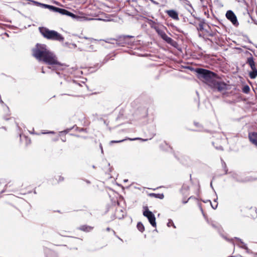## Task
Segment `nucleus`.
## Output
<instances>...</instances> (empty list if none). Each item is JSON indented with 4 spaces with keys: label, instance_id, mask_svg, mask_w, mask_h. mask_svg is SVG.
I'll return each mask as SVG.
<instances>
[{
    "label": "nucleus",
    "instance_id": "13d9d810",
    "mask_svg": "<svg viewBox=\"0 0 257 257\" xmlns=\"http://www.w3.org/2000/svg\"><path fill=\"white\" fill-rule=\"evenodd\" d=\"M33 131H34V130H33V131H32V132H30V133L31 134H34V133L33 132Z\"/></svg>",
    "mask_w": 257,
    "mask_h": 257
},
{
    "label": "nucleus",
    "instance_id": "774afa93",
    "mask_svg": "<svg viewBox=\"0 0 257 257\" xmlns=\"http://www.w3.org/2000/svg\"><path fill=\"white\" fill-rule=\"evenodd\" d=\"M34 193H35V194H36V193H36V191H34Z\"/></svg>",
    "mask_w": 257,
    "mask_h": 257
},
{
    "label": "nucleus",
    "instance_id": "79ce46f5",
    "mask_svg": "<svg viewBox=\"0 0 257 257\" xmlns=\"http://www.w3.org/2000/svg\"><path fill=\"white\" fill-rule=\"evenodd\" d=\"M167 35L166 33H164L161 37L163 39L164 37Z\"/></svg>",
    "mask_w": 257,
    "mask_h": 257
},
{
    "label": "nucleus",
    "instance_id": "423d86ee",
    "mask_svg": "<svg viewBox=\"0 0 257 257\" xmlns=\"http://www.w3.org/2000/svg\"><path fill=\"white\" fill-rule=\"evenodd\" d=\"M83 39L86 40L87 41L82 42V43H83L85 47H84L81 50L88 51V52L95 51L93 45H92L91 44L93 41H96V40L94 39L93 38H87L86 37H84L83 38Z\"/></svg>",
    "mask_w": 257,
    "mask_h": 257
},
{
    "label": "nucleus",
    "instance_id": "c756f323",
    "mask_svg": "<svg viewBox=\"0 0 257 257\" xmlns=\"http://www.w3.org/2000/svg\"><path fill=\"white\" fill-rule=\"evenodd\" d=\"M203 101H204L205 107H207L210 105L209 100L207 98H205Z\"/></svg>",
    "mask_w": 257,
    "mask_h": 257
},
{
    "label": "nucleus",
    "instance_id": "4468645a",
    "mask_svg": "<svg viewBox=\"0 0 257 257\" xmlns=\"http://www.w3.org/2000/svg\"><path fill=\"white\" fill-rule=\"evenodd\" d=\"M190 187L187 184H184L180 190L181 193L183 195H187V192L189 190Z\"/></svg>",
    "mask_w": 257,
    "mask_h": 257
},
{
    "label": "nucleus",
    "instance_id": "052dcab7",
    "mask_svg": "<svg viewBox=\"0 0 257 257\" xmlns=\"http://www.w3.org/2000/svg\"><path fill=\"white\" fill-rule=\"evenodd\" d=\"M185 8L188 10V9H189V6H186L185 7Z\"/></svg>",
    "mask_w": 257,
    "mask_h": 257
},
{
    "label": "nucleus",
    "instance_id": "b1692460",
    "mask_svg": "<svg viewBox=\"0 0 257 257\" xmlns=\"http://www.w3.org/2000/svg\"><path fill=\"white\" fill-rule=\"evenodd\" d=\"M75 126H73L72 127L67 128L63 131H61L59 132V136H61L62 134H67L69 133L72 129L74 128Z\"/></svg>",
    "mask_w": 257,
    "mask_h": 257
},
{
    "label": "nucleus",
    "instance_id": "1a4fd4ad",
    "mask_svg": "<svg viewBox=\"0 0 257 257\" xmlns=\"http://www.w3.org/2000/svg\"><path fill=\"white\" fill-rule=\"evenodd\" d=\"M231 178L234 181L239 183H244L249 181V179L247 178H242L240 177L238 174L235 173H232Z\"/></svg>",
    "mask_w": 257,
    "mask_h": 257
},
{
    "label": "nucleus",
    "instance_id": "5701e85b",
    "mask_svg": "<svg viewBox=\"0 0 257 257\" xmlns=\"http://www.w3.org/2000/svg\"><path fill=\"white\" fill-rule=\"evenodd\" d=\"M249 90H250V88L247 85H244L242 88V92H243L244 93H245L246 94L248 93L249 92Z\"/></svg>",
    "mask_w": 257,
    "mask_h": 257
},
{
    "label": "nucleus",
    "instance_id": "603ef678",
    "mask_svg": "<svg viewBox=\"0 0 257 257\" xmlns=\"http://www.w3.org/2000/svg\"><path fill=\"white\" fill-rule=\"evenodd\" d=\"M0 102H1V103H2V104H3V103H4V102H3V100H2L1 97H0Z\"/></svg>",
    "mask_w": 257,
    "mask_h": 257
},
{
    "label": "nucleus",
    "instance_id": "0eeeda50",
    "mask_svg": "<svg viewBox=\"0 0 257 257\" xmlns=\"http://www.w3.org/2000/svg\"><path fill=\"white\" fill-rule=\"evenodd\" d=\"M226 18L229 20L234 26H238V22L234 13L231 10L227 11L226 13Z\"/></svg>",
    "mask_w": 257,
    "mask_h": 257
},
{
    "label": "nucleus",
    "instance_id": "4c0bfd02",
    "mask_svg": "<svg viewBox=\"0 0 257 257\" xmlns=\"http://www.w3.org/2000/svg\"><path fill=\"white\" fill-rule=\"evenodd\" d=\"M224 101L229 103V104H232L233 102V100H228L225 99Z\"/></svg>",
    "mask_w": 257,
    "mask_h": 257
},
{
    "label": "nucleus",
    "instance_id": "e2e57ef3",
    "mask_svg": "<svg viewBox=\"0 0 257 257\" xmlns=\"http://www.w3.org/2000/svg\"><path fill=\"white\" fill-rule=\"evenodd\" d=\"M122 217H123V216H122V217H118V218L119 219H121V218H122Z\"/></svg>",
    "mask_w": 257,
    "mask_h": 257
},
{
    "label": "nucleus",
    "instance_id": "2eb2a0df",
    "mask_svg": "<svg viewBox=\"0 0 257 257\" xmlns=\"http://www.w3.org/2000/svg\"><path fill=\"white\" fill-rule=\"evenodd\" d=\"M93 228V227L87 225H81L78 228L79 230L86 232L90 231Z\"/></svg>",
    "mask_w": 257,
    "mask_h": 257
},
{
    "label": "nucleus",
    "instance_id": "a19ab883",
    "mask_svg": "<svg viewBox=\"0 0 257 257\" xmlns=\"http://www.w3.org/2000/svg\"><path fill=\"white\" fill-rule=\"evenodd\" d=\"M151 2L152 3L154 4H156V5L158 4V3H157L156 2H155V1H154V0H151Z\"/></svg>",
    "mask_w": 257,
    "mask_h": 257
},
{
    "label": "nucleus",
    "instance_id": "37998d69",
    "mask_svg": "<svg viewBox=\"0 0 257 257\" xmlns=\"http://www.w3.org/2000/svg\"><path fill=\"white\" fill-rule=\"evenodd\" d=\"M211 226L215 228H217V226L214 223H211Z\"/></svg>",
    "mask_w": 257,
    "mask_h": 257
},
{
    "label": "nucleus",
    "instance_id": "49530a36",
    "mask_svg": "<svg viewBox=\"0 0 257 257\" xmlns=\"http://www.w3.org/2000/svg\"><path fill=\"white\" fill-rule=\"evenodd\" d=\"M70 249H74V250H77L78 248L77 247H73V248H70Z\"/></svg>",
    "mask_w": 257,
    "mask_h": 257
},
{
    "label": "nucleus",
    "instance_id": "de8ad7c7",
    "mask_svg": "<svg viewBox=\"0 0 257 257\" xmlns=\"http://www.w3.org/2000/svg\"><path fill=\"white\" fill-rule=\"evenodd\" d=\"M210 187L212 188V189L214 191V189L213 187V186H212V182L210 183Z\"/></svg>",
    "mask_w": 257,
    "mask_h": 257
},
{
    "label": "nucleus",
    "instance_id": "a211bd4d",
    "mask_svg": "<svg viewBox=\"0 0 257 257\" xmlns=\"http://www.w3.org/2000/svg\"><path fill=\"white\" fill-rule=\"evenodd\" d=\"M252 71L249 72V76L251 79H254L257 76V69H253Z\"/></svg>",
    "mask_w": 257,
    "mask_h": 257
},
{
    "label": "nucleus",
    "instance_id": "f3484780",
    "mask_svg": "<svg viewBox=\"0 0 257 257\" xmlns=\"http://www.w3.org/2000/svg\"><path fill=\"white\" fill-rule=\"evenodd\" d=\"M149 195L150 197H154V198H159L160 199H162L164 197V194L163 193H161V194H159V193L156 194V193H150L149 194Z\"/></svg>",
    "mask_w": 257,
    "mask_h": 257
},
{
    "label": "nucleus",
    "instance_id": "aec40b11",
    "mask_svg": "<svg viewBox=\"0 0 257 257\" xmlns=\"http://www.w3.org/2000/svg\"><path fill=\"white\" fill-rule=\"evenodd\" d=\"M234 239H235L236 240L238 241L242 244V245L244 244V243L242 241V240L240 238H239L238 237H235L234 238H231L230 239H228L226 238V240H227L229 241H230V242L232 243L233 245H234V243L233 241V240Z\"/></svg>",
    "mask_w": 257,
    "mask_h": 257
},
{
    "label": "nucleus",
    "instance_id": "680f3d73",
    "mask_svg": "<svg viewBox=\"0 0 257 257\" xmlns=\"http://www.w3.org/2000/svg\"><path fill=\"white\" fill-rule=\"evenodd\" d=\"M75 136L77 137H80V136L79 135H75Z\"/></svg>",
    "mask_w": 257,
    "mask_h": 257
},
{
    "label": "nucleus",
    "instance_id": "e433bc0d",
    "mask_svg": "<svg viewBox=\"0 0 257 257\" xmlns=\"http://www.w3.org/2000/svg\"><path fill=\"white\" fill-rule=\"evenodd\" d=\"M209 201L210 202L212 208H213L214 209H215L217 207V204H216L215 205H214V204H212L210 200H209Z\"/></svg>",
    "mask_w": 257,
    "mask_h": 257
},
{
    "label": "nucleus",
    "instance_id": "cd10ccee",
    "mask_svg": "<svg viewBox=\"0 0 257 257\" xmlns=\"http://www.w3.org/2000/svg\"><path fill=\"white\" fill-rule=\"evenodd\" d=\"M149 24L150 25L151 28H153L154 29V27H158L157 25V24L153 21L152 20H150V22H149Z\"/></svg>",
    "mask_w": 257,
    "mask_h": 257
},
{
    "label": "nucleus",
    "instance_id": "473e14b6",
    "mask_svg": "<svg viewBox=\"0 0 257 257\" xmlns=\"http://www.w3.org/2000/svg\"><path fill=\"white\" fill-rule=\"evenodd\" d=\"M42 134H54L55 133L54 131L44 132L42 133Z\"/></svg>",
    "mask_w": 257,
    "mask_h": 257
},
{
    "label": "nucleus",
    "instance_id": "c9c22d12",
    "mask_svg": "<svg viewBox=\"0 0 257 257\" xmlns=\"http://www.w3.org/2000/svg\"><path fill=\"white\" fill-rule=\"evenodd\" d=\"M172 224H173V221L172 219H170L168 220V222L167 223V226L168 227L171 226L172 225Z\"/></svg>",
    "mask_w": 257,
    "mask_h": 257
},
{
    "label": "nucleus",
    "instance_id": "39448f33",
    "mask_svg": "<svg viewBox=\"0 0 257 257\" xmlns=\"http://www.w3.org/2000/svg\"><path fill=\"white\" fill-rule=\"evenodd\" d=\"M143 215L147 218L149 222L153 227H156V217L153 212L149 210L148 207L144 208Z\"/></svg>",
    "mask_w": 257,
    "mask_h": 257
},
{
    "label": "nucleus",
    "instance_id": "bb28decb",
    "mask_svg": "<svg viewBox=\"0 0 257 257\" xmlns=\"http://www.w3.org/2000/svg\"><path fill=\"white\" fill-rule=\"evenodd\" d=\"M238 246L239 247H240V248H242L244 249L245 250H246V252H247V253L249 252V249L247 247V246L246 244L244 243L243 245H239Z\"/></svg>",
    "mask_w": 257,
    "mask_h": 257
},
{
    "label": "nucleus",
    "instance_id": "ea45409f",
    "mask_svg": "<svg viewBox=\"0 0 257 257\" xmlns=\"http://www.w3.org/2000/svg\"><path fill=\"white\" fill-rule=\"evenodd\" d=\"M131 37H132V36H123L122 38H123V39H125V38H131Z\"/></svg>",
    "mask_w": 257,
    "mask_h": 257
},
{
    "label": "nucleus",
    "instance_id": "2f4dec72",
    "mask_svg": "<svg viewBox=\"0 0 257 257\" xmlns=\"http://www.w3.org/2000/svg\"><path fill=\"white\" fill-rule=\"evenodd\" d=\"M212 144L214 146V147L216 148V149L218 150H221V151H222L223 150V147L222 146H215L214 143H212Z\"/></svg>",
    "mask_w": 257,
    "mask_h": 257
},
{
    "label": "nucleus",
    "instance_id": "09e8293b",
    "mask_svg": "<svg viewBox=\"0 0 257 257\" xmlns=\"http://www.w3.org/2000/svg\"><path fill=\"white\" fill-rule=\"evenodd\" d=\"M106 230L107 231H109L110 230V228L109 227H107Z\"/></svg>",
    "mask_w": 257,
    "mask_h": 257
},
{
    "label": "nucleus",
    "instance_id": "5fc2aeb1",
    "mask_svg": "<svg viewBox=\"0 0 257 257\" xmlns=\"http://www.w3.org/2000/svg\"><path fill=\"white\" fill-rule=\"evenodd\" d=\"M61 140H62V142H65L66 141L65 139H63V138H62V139H61Z\"/></svg>",
    "mask_w": 257,
    "mask_h": 257
},
{
    "label": "nucleus",
    "instance_id": "20e7f679",
    "mask_svg": "<svg viewBox=\"0 0 257 257\" xmlns=\"http://www.w3.org/2000/svg\"><path fill=\"white\" fill-rule=\"evenodd\" d=\"M229 85L224 82L215 80L211 87L220 92H224L229 88Z\"/></svg>",
    "mask_w": 257,
    "mask_h": 257
},
{
    "label": "nucleus",
    "instance_id": "864d4df0",
    "mask_svg": "<svg viewBox=\"0 0 257 257\" xmlns=\"http://www.w3.org/2000/svg\"><path fill=\"white\" fill-rule=\"evenodd\" d=\"M85 181H86V182L87 184H90V182L89 180H86Z\"/></svg>",
    "mask_w": 257,
    "mask_h": 257
},
{
    "label": "nucleus",
    "instance_id": "6ab92c4d",
    "mask_svg": "<svg viewBox=\"0 0 257 257\" xmlns=\"http://www.w3.org/2000/svg\"><path fill=\"white\" fill-rule=\"evenodd\" d=\"M137 227L138 229L141 232H143L145 230L144 225L141 222H139L137 223Z\"/></svg>",
    "mask_w": 257,
    "mask_h": 257
},
{
    "label": "nucleus",
    "instance_id": "58836bf2",
    "mask_svg": "<svg viewBox=\"0 0 257 257\" xmlns=\"http://www.w3.org/2000/svg\"><path fill=\"white\" fill-rule=\"evenodd\" d=\"M191 197H189V198L188 199V200H186V201H185V200H183V201H182L183 203V204H186V203H187L188 202V200H189L190 199H191Z\"/></svg>",
    "mask_w": 257,
    "mask_h": 257
},
{
    "label": "nucleus",
    "instance_id": "f03ea898",
    "mask_svg": "<svg viewBox=\"0 0 257 257\" xmlns=\"http://www.w3.org/2000/svg\"><path fill=\"white\" fill-rule=\"evenodd\" d=\"M196 72L197 73L198 78L210 87L213 85L216 74L208 70L203 68H197L196 69Z\"/></svg>",
    "mask_w": 257,
    "mask_h": 257
},
{
    "label": "nucleus",
    "instance_id": "7ed1b4c3",
    "mask_svg": "<svg viewBox=\"0 0 257 257\" xmlns=\"http://www.w3.org/2000/svg\"><path fill=\"white\" fill-rule=\"evenodd\" d=\"M39 30L42 35L47 39L59 42H63L64 40L60 34L54 30H50L44 27L40 28Z\"/></svg>",
    "mask_w": 257,
    "mask_h": 257
},
{
    "label": "nucleus",
    "instance_id": "338daca9",
    "mask_svg": "<svg viewBox=\"0 0 257 257\" xmlns=\"http://www.w3.org/2000/svg\"><path fill=\"white\" fill-rule=\"evenodd\" d=\"M124 181V182H127V180H125Z\"/></svg>",
    "mask_w": 257,
    "mask_h": 257
},
{
    "label": "nucleus",
    "instance_id": "6e6d98bb",
    "mask_svg": "<svg viewBox=\"0 0 257 257\" xmlns=\"http://www.w3.org/2000/svg\"><path fill=\"white\" fill-rule=\"evenodd\" d=\"M172 225L173 226L174 228H176V226L174 223H173V224H172Z\"/></svg>",
    "mask_w": 257,
    "mask_h": 257
},
{
    "label": "nucleus",
    "instance_id": "8fccbe9b",
    "mask_svg": "<svg viewBox=\"0 0 257 257\" xmlns=\"http://www.w3.org/2000/svg\"><path fill=\"white\" fill-rule=\"evenodd\" d=\"M100 149L101 150V153H103V151L102 146L101 145H100Z\"/></svg>",
    "mask_w": 257,
    "mask_h": 257
},
{
    "label": "nucleus",
    "instance_id": "f8f14e48",
    "mask_svg": "<svg viewBox=\"0 0 257 257\" xmlns=\"http://www.w3.org/2000/svg\"><path fill=\"white\" fill-rule=\"evenodd\" d=\"M248 137L250 141L257 147V133L249 134Z\"/></svg>",
    "mask_w": 257,
    "mask_h": 257
},
{
    "label": "nucleus",
    "instance_id": "f704fd0d",
    "mask_svg": "<svg viewBox=\"0 0 257 257\" xmlns=\"http://www.w3.org/2000/svg\"><path fill=\"white\" fill-rule=\"evenodd\" d=\"M67 16H70L73 18H75L76 17V16L74 14H73L69 11L68 12V14Z\"/></svg>",
    "mask_w": 257,
    "mask_h": 257
},
{
    "label": "nucleus",
    "instance_id": "a878e982",
    "mask_svg": "<svg viewBox=\"0 0 257 257\" xmlns=\"http://www.w3.org/2000/svg\"><path fill=\"white\" fill-rule=\"evenodd\" d=\"M204 24V22H200L198 25V27L197 28L198 30L199 31L203 30H204V28H203Z\"/></svg>",
    "mask_w": 257,
    "mask_h": 257
},
{
    "label": "nucleus",
    "instance_id": "6e6552de",
    "mask_svg": "<svg viewBox=\"0 0 257 257\" xmlns=\"http://www.w3.org/2000/svg\"><path fill=\"white\" fill-rule=\"evenodd\" d=\"M44 7L46 8H49L50 9L54 10L55 12H57L62 15H67L68 11L65 9L56 8L52 6H50L48 5H44Z\"/></svg>",
    "mask_w": 257,
    "mask_h": 257
},
{
    "label": "nucleus",
    "instance_id": "4be33fe9",
    "mask_svg": "<svg viewBox=\"0 0 257 257\" xmlns=\"http://www.w3.org/2000/svg\"><path fill=\"white\" fill-rule=\"evenodd\" d=\"M163 40L165 41L167 43L170 44H172L173 42V39L171 38L168 37L167 35L164 37Z\"/></svg>",
    "mask_w": 257,
    "mask_h": 257
},
{
    "label": "nucleus",
    "instance_id": "c85d7f7f",
    "mask_svg": "<svg viewBox=\"0 0 257 257\" xmlns=\"http://www.w3.org/2000/svg\"><path fill=\"white\" fill-rule=\"evenodd\" d=\"M74 128H75V130L76 131H78L79 132H86V128H80V127H78L75 126Z\"/></svg>",
    "mask_w": 257,
    "mask_h": 257
},
{
    "label": "nucleus",
    "instance_id": "72a5a7b5",
    "mask_svg": "<svg viewBox=\"0 0 257 257\" xmlns=\"http://www.w3.org/2000/svg\"><path fill=\"white\" fill-rule=\"evenodd\" d=\"M58 182H62L64 181V178L63 177L61 176H58V179H57Z\"/></svg>",
    "mask_w": 257,
    "mask_h": 257
},
{
    "label": "nucleus",
    "instance_id": "412c9836",
    "mask_svg": "<svg viewBox=\"0 0 257 257\" xmlns=\"http://www.w3.org/2000/svg\"><path fill=\"white\" fill-rule=\"evenodd\" d=\"M154 29L156 30L158 35L160 36V37H161L164 33H165L164 31L160 29L159 27H154Z\"/></svg>",
    "mask_w": 257,
    "mask_h": 257
},
{
    "label": "nucleus",
    "instance_id": "a18cd8bd",
    "mask_svg": "<svg viewBox=\"0 0 257 257\" xmlns=\"http://www.w3.org/2000/svg\"><path fill=\"white\" fill-rule=\"evenodd\" d=\"M217 199H218L217 197H216V198L215 199H214L213 200L214 202L216 203V204H217Z\"/></svg>",
    "mask_w": 257,
    "mask_h": 257
},
{
    "label": "nucleus",
    "instance_id": "ddd939ff",
    "mask_svg": "<svg viewBox=\"0 0 257 257\" xmlns=\"http://www.w3.org/2000/svg\"><path fill=\"white\" fill-rule=\"evenodd\" d=\"M126 140H127V139H123V140H118V141H111L109 143H110V144H113V143H121V142H124ZM128 140H129L130 141L142 140L143 141H146L148 140V139L144 140V139H141L140 138H133V139L128 138Z\"/></svg>",
    "mask_w": 257,
    "mask_h": 257
},
{
    "label": "nucleus",
    "instance_id": "dca6fc26",
    "mask_svg": "<svg viewBox=\"0 0 257 257\" xmlns=\"http://www.w3.org/2000/svg\"><path fill=\"white\" fill-rule=\"evenodd\" d=\"M182 4L185 6H189V9H188V11L192 14L193 12V9L190 4V2L187 0H182Z\"/></svg>",
    "mask_w": 257,
    "mask_h": 257
},
{
    "label": "nucleus",
    "instance_id": "0e129e2a",
    "mask_svg": "<svg viewBox=\"0 0 257 257\" xmlns=\"http://www.w3.org/2000/svg\"><path fill=\"white\" fill-rule=\"evenodd\" d=\"M16 125H17V127H18V128H19V126H18V123H17L16 122Z\"/></svg>",
    "mask_w": 257,
    "mask_h": 257
},
{
    "label": "nucleus",
    "instance_id": "69168bd1",
    "mask_svg": "<svg viewBox=\"0 0 257 257\" xmlns=\"http://www.w3.org/2000/svg\"><path fill=\"white\" fill-rule=\"evenodd\" d=\"M42 72L43 73H44V71H43V69H42Z\"/></svg>",
    "mask_w": 257,
    "mask_h": 257
},
{
    "label": "nucleus",
    "instance_id": "9d476101",
    "mask_svg": "<svg viewBox=\"0 0 257 257\" xmlns=\"http://www.w3.org/2000/svg\"><path fill=\"white\" fill-rule=\"evenodd\" d=\"M166 13L171 18L175 20H179V16L178 13L173 10H167Z\"/></svg>",
    "mask_w": 257,
    "mask_h": 257
},
{
    "label": "nucleus",
    "instance_id": "3c124183",
    "mask_svg": "<svg viewBox=\"0 0 257 257\" xmlns=\"http://www.w3.org/2000/svg\"><path fill=\"white\" fill-rule=\"evenodd\" d=\"M1 128H3V129H4L5 130H7V128L5 126H2V127H1Z\"/></svg>",
    "mask_w": 257,
    "mask_h": 257
},
{
    "label": "nucleus",
    "instance_id": "393cba45",
    "mask_svg": "<svg viewBox=\"0 0 257 257\" xmlns=\"http://www.w3.org/2000/svg\"><path fill=\"white\" fill-rule=\"evenodd\" d=\"M221 162H222V166L223 168L224 169V170L225 172L224 174H227V172H228V169L227 168L226 165L225 163L224 162V161H223V160H222V159H221Z\"/></svg>",
    "mask_w": 257,
    "mask_h": 257
},
{
    "label": "nucleus",
    "instance_id": "4d7b16f0",
    "mask_svg": "<svg viewBox=\"0 0 257 257\" xmlns=\"http://www.w3.org/2000/svg\"><path fill=\"white\" fill-rule=\"evenodd\" d=\"M33 131H34V130H33V131H32V132H30V133L31 134H34V133L33 132Z\"/></svg>",
    "mask_w": 257,
    "mask_h": 257
},
{
    "label": "nucleus",
    "instance_id": "c03bdc74",
    "mask_svg": "<svg viewBox=\"0 0 257 257\" xmlns=\"http://www.w3.org/2000/svg\"><path fill=\"white\" fill-rule=\"evenodd\" d=\"M59 140V137H57L56 138H55L54 139H53V141H57L58 140Z\"/></svg>",
    "mask_w": 257,
    "mask_h": 257
},
{
    "label": "nucleus",
    "instance_id": "bf43d9fd",
    "mask_svg": "<svg viewBox=\"0 0 257 257\" xmlns=\"http://www.w3.org/2000/svg\"><path fill=\"white\" fill-rule=\"evenodd\" d=\"M33 131H34V130H33V131H32V132H30V133L31 134H34V133L33 132Z\"/></svg>",
    "mask_w": 257,
    "mask_h": 257
},
{
    "label": "nucleus",
    "instance_id": "f257e3e1",
    "mask_svg": "<svg viewBox=\"0 0 257 257\" xmlns=\"http://www.w3.org/2000/svg\"><path fill=\"white\" fill-rule=\"evenodd\" d=\"M33 55L39 61L52 65L54 69L63 70L65 67L58 62L56 55L45 44H37L33 50Z\"/></svg>",
    "mask_w": 257,
    "mask_h": 257
},
{
    "label": "nucleus",
    "instance_id": "7c9ffc66",
    "mask_svg": "<svg viewBox=\"0 0 257 257\" xmlns=\"http://www.w3.org/2000/svg\"><path fill=\"white\" fill-rule=\"evenodd\" d=\"M194 124L196 126L199 128V129L197 131H201V128L202 127L201 125L199 122H197L195 121L194 122Z\"/></svg>",
    "mask_w": 257,
    "mask_h": 257
},
{
    "label": "nucleus",
    "instance_id": "9b49d317",
    "mask_svg": "<svg viewBox=\"0 0 257 257\" xmlns=\"http://www.w3.org/2000/svg\"><path fill=\"white\" fill-rule=\"evenodd\" d=\"M246 63L249 65L251 69L256 68L253 58L251 54H250V56L247 58Z\"/></svg>",
    "mask_w": 257,
    "mask_h": 257
}]
</instances>
